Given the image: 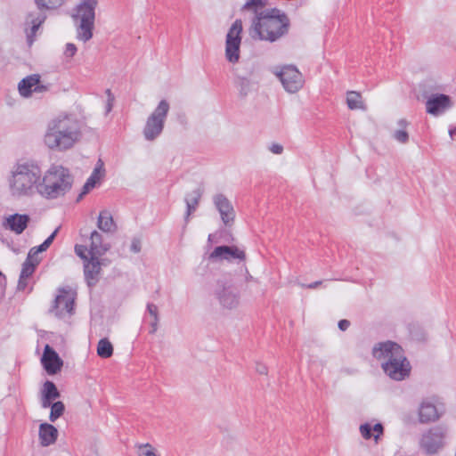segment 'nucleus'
I'll use <instances>...</instances> for the list:
<instances>
[{
	"label": "nucleus",
	"mask_w": 456,
	"mask_h": 456,
	"mask_svg": "<svg viewBox=\"0 0 456 456\" xmlns=\"http://www.w3.org/2000/svg\"><path fill=\"white\" fill-rule=\"evenodd\" d=\"M82 122L74 113L61 112L46 124L44 145L50 151L63 152L73 149L83 136Z\"/></svg>",
	"instance_id": "nucleus-1"
},
{
	"label": "nucleus",
	"mask_w": 456,
	"mask_h": 456,
	"mask_svg": "<svg viewBox=\"0 0 456 456\" xmlns=\"http://www.w3.org/2000/svg\"><path fill=\"white\" fill-rule=\"evenodd\" d=\"M40 177V164L30 159H18L8 171L6 183L9 194L15 200L31 198L37 194Z\"/></svg>",
	"instance_id": "nucleus-2"
},
{
	"label": "nucleus",
	"mask_w": 456,
	"mask_h": 456,
	"mask_svg": "<svg viewBox=\"0 0 456 456\" xmlns=\"http://www.w3.org/2000/svg\"><path fill=\"white\" fill-rule=\"evenodd\" d=\"M372 355L391 379L403 381L410 377L411 363L397 343L389 340L377 343L372 348Z\"/></svg>",
	"instance_id": "nucleus-3"
},
{
	"label": "nucleus",
	"mask_w": 456,
	"mask_h": 456,
	"mask_svg": "<svg viewBox=\"0 0 456 456\" xmlns=\"http://www.w3.org/2000/svg\"><path fill=\"white\" fill-rule=\"evenodd\" d=\"M72 182L69 169L61 165H52L45 172L40 167L37 194L45 200H56L71 189Z\"/></svg>",
	"instance_id": "nucleus-4"
},
{
	"label": "nucleus",
	"mask_w": 456,
	"mask_h": 456,
	"mask_svg": "<svg viewBox=\"0 0 456 456\" xmlns=\"http://www.w3.org/2000/svg\"><path fill=\"white\" fill-rule=\"evenodd\" d=\"M287 15L277 8L262 10L253 20V30L262 40L274 42L287 33Z\"/></svg>",
	"instance_id": "nucleus-5"
},
{
	"label": "nucleus",
	"mask_w": 456,
	"mask_h": 456,
	"mask_svg": "<svg viewBox=\"0 0 456 456\" xmlns=\"http://www.w3.org/2000/svg\"><path fill=\"white\" fill-rule=\"evenodd\" d=\"M98 4L99 0H80L73 9L71 18L75 24L77 40L86 43L92 39Z\"/></svg>",
	"instance_id": "nucleus-6"
},
{
	"label": "nucleus",
	"mask_w": 456,
	"mask_h": 456,
	"mask_svg": "<svg viewBox=\"0 0 456 456\" xmlns=\"http://www.w3.org/2000/svg\"><path fill=\"white\" fill-rule=\"evenodd\" d=\"M448 428L444 424L431 426L423 429L418 437L419 451L429 456L438 454L445 446Z\"/></svg>",
	"instance_id": "nucleus-7"
},
{
	"label": "nucleus",
	"mask_w": 456,
	"mask_h": 456,
	"mask_svg": "<svg viewBox=\"0 0 456 456\" xmlns=\"http://www.w3.org/2000/svg\"><path fill=\"white\" fill-rule=\"evenodd\" d=\"M67 1L68 0H35L37 10L29 12L25 21L27 26L25 31L29 45L33 44L38 28L47 18L45 11H55L65 4Z\"/></svg>",
	"instance_id": "nucleus-8"
},
{
	"label": "nucleus",
	"mask_w": 456,
	"mask_h": 456,
	"mask_svg": "<svg viewBox=\"0 0 456 456\" xmlns=\"http://www.w3.org/2000/svg\"><path fill=\"white\" fill-rule=\"evenodd\" d=\"M169 110L170 104L167 100L163 99L158 103L147 118L142 129V134L146 141L152 142L162 134Z\"/></svg>",
	"instance_id": "nucleus-9"
},
{
	"label": "nucleus",
	"mask_w": 456,
	"mask_h": 456,
	"mask_svg": "<svg viewBox=\"0 0 456 456\" xmlns=\"http://www.w3.org/2000/svg\"><path fill=\"white\" fill-rule=\"evenodd\" d=\"M444 415V405L436 396L422 398L416 408L417 422L420 425L436 423Z\"/></svg>",
	"instance_id": "nucleus-10"
},
{
	"label": "nucleus",
	"mask_w": 456,
	"mask_h": 456,
	"mask_svg": "<svg viewBox=\"0 0 456 456\" xmlns=\"http://www.w3.org/2000/svg\"><path fill=\"white\" fill-rule=\"evenodd\" d=\"M242 21L236 20L227 31L225 37L224 56L228 62L238 63L240 57Z\"/></svg>",
	"instance_id": "nucleus-11"
},
{
	"label": "nucleus",
	"mask_w": 456,
	"mask_h": 456,
	"mask_svg": "<svg viewBox=\"0 0 456 456\" xmlns=\"http://www.w3.org/2000/svg\"><path fill=\"white\" fill-rule=\"evenodd\" d=\"M273 73L279 78L284 90L289 94L297 93L304 86V77L296 66L276 67Z\"/></svg>",
	"instance_id": "nucleus-12"
},
{
	"label": "nucleus",
	"mask_w": 456,
	"mask_h": 456,
	"mask_svg": "<svg viewBox=\"0 0 456 456\" xmlns=\"http://www.w3.org/2000/svg\"><path fill=\"white\" fill-rule=\"evenodd\" d=\"M75 296V292L70 289H60L51 312L59 319L69 318L74 314Z\"/></svg>",
	"instance_id": "nucleus-13"
},
{
	"label": "nucleus",
	"mask_w": 456,
	"mask_h": 456,
	"mask_svg": "<svg viewBox=\"0 0 456 456\" xmlns=\"http://www.w3.org/2000/svg\"><path fill=\"white\" fill-rule=\"evenodd\" d=\"M424 86L426 88L424 96L427 98L426 110L428 114L438 116L451 108L452 102L450 96L444 94H432L428 96L429 91L437 89V87L433 86L430 81H426Z\"/></svg>",
	"instance_id": "nucleus-14"
},
{
	"label": "nucleus",
	"mask_w": 456,
	"mask_h": 456,
	"mask_svg": "<svg viewBox=\"0 0 456 456\" xmlns=\"http://www.w3.org/2000/svg\"><path fill=\"white\" fill-rule=\"evenodd\" d=\"M214 295L223 308L231 310L238 307L240 305V292L232 284L218 281L214 290Z\"/></svg>",
	"instance_id": "nucleus-15"
},
{
	"label": "nucleus",
	"mask_w": 456,
	"mask_h": 456,
	"mask_svg": "<svg viewBox=\"0 0 456 456\" xmlns=\"http://www.w3.org/2000/svg\"><path fill=\"white\" fill-rule=\"evenodd\" d=\"M50 90V84H44L38 74H32L22 78L18 84L20 96L28 98L33 93L45 94Z\"/></svg>",
	"instance_id": "nucleus-16"
},
{
	"label": "nucleus",
	"mask_w": 456,
	"mask_h": 456,
	"mask_svg": "<svg viewBox=\"0 0 456 456\" xmlns=\"http://www.w3.org/2000/svg\"><path fill=\"white\" fill-rule=\"evenodd\" d=\"M245 258L244 250L236 246H218L208 255V259L213 262H243Z\"/></svg>",
	"instance_id": "nucleus-17"
},
{
	"label": "nucleus",
	"mask_w": 456,
	"mask_h": 456,
	"mask_svg": "<svg viewBox=\"0 0 456 456\" xmlns=\"http://www.w3.org/2000/svg\"><path fill=\"white\" fill-rule=\"evenodd\" d=\"M29 220L30 218L28 215L15 213L4 216L1 225L3 229L19 235L28 227Z\"/></svg>",
	"instance_id": "nucleus-18"
},
{
	"label": "nucleus",
	"mask_w": 456,
	"mask_h": 456,
	"mask_svg": "<svg viewBox=\"0 0 456 456\" xmlns=\"http://www.w3.org/2000/svg\"><path fill=\"white\" fill-rule=\"evenodd\" d=\"M213 202L218 210L221 219L225 225L233 222L235 212L230 200L224 194H216L213 197Z\"/></svg>",
	"instance_id": "nucleus-19"
},
{
	"label": "nucleus",
	"mask_w": 456,
	"mask_h": 456,
	"mask_svg": "<svg viewBox=\"0 0 456 456\" xmlns=\"http://www.w3.org/2000/svg\"><path fill=\"white\" fill-rule=\"evenodd\" d=\"M42 364L48 374H56L62 366V361L58 354L46 345L42 356Z\"/></svg>",
	"instance_id": "nucleus-20"
},
{
	"label": "nucleus",
	"mask_w": 456,
	"mask_h": 456,
	"mask_svg": "<svg viewBox=\"0 0 456 456\" xmlns=\"http://www.w3.org/2000/svg\"><path fill=\"white\" fill-rule=\"evenodd\" d=\"M101 263L98 256H91L87 262L84 263V273L88 286H94L99 279Z\"/></svg>",
	"instance_id": "nucleus-21"
},
{
	"label": "nucleus",
	"mask_w": 456,
	"mask_h": 456,
	"mask_svg": "<svg viewBox=\"0 0 456 456\" xmlns=\"http://www.w3.org/2000/svg\"><path fill=\"white\" fill-rule=\"evenodd\" d=\"M60 397V392L58 391L55 384L53 381L46 380L41 390V407L44 409L49 408L51 402Z\"/></svg>",
	"instance_id": "nucleus-22"
},
{
	"label": "nucleus",
	"mask_w": 456,
	"mask_h": 456,
	"mask_svg": "<svg viewBox=\"0 0 456 456\" xmlns=\"http://www.w3.org/2000/svg\"><path fill=\"white\" fill-rule=\"evenodd\" d=\"M58 437L57 428L49 423H42L39 426V439L43 446L54 444Z\"/></svg>",
	"instance_id": "nucleus-23"
},
{
	"label": "nucleus",
	"mask_w": 456,
	"mask_h": 456,
	"mask_svg": "<svg viewBox=\"0 0 456 456\" xmlns=\"http://www.w3.org/2000/svg\"><path fill=\"white\" fill-rule=\"evenodd\" d=\"M105 169L103 162L99 159L86 180L84 187H83V193H87L90 190L95 187V185L101 181V179L104 176Z\"/></svg>",
	"instance_id": "nucleus-24"
},
{
	"label": "nucleus",
	"mask_w": 456,
	"mask_h": 456,
	"mask_svg": "<svg viewBox=\"0 0 456 456\" xmlns=\"http://www.w3.org/2000/svg\"><path fill=\"white\" fill-rule=\"evenodd\" d=\"M359 431L365 440L373 438L377 443L384 433V427L381 423H376L374 426L370 423H363L360 425Z\"/></svg>",
	"instance_id": "nucleus-25"
},
{
	"label": "nucleus",
	"mask_w": 456,
	"mask_h": 456,
	"mask_svg": "<svg viewBox=\"0 0 456 456\" xmlns=\"http://www.w3.org/2000/svg\"><path fill=\"white\" fill-rule=\"evenodd\" d=\"M202 191L200 189H195L185 196L186 212L184 215L185 223L189 222L191 215L197 209Z\"/></svg>",
	"instance_id": "nucleus-26"
},
{
	"label": "nucleus",
	"mask_w": 456,
	"mask_h": 456,
	"mask_svg": "<svg viewBox=\"0 0 456 456\" xmlns=\"http://www.w3.org/2000/svg\"><path fill=\"white\" fill-rule=\"evenodd\" d=\"M90 240L89 253L91 256H102L109 249V245L102 243V236L97 231L92 232Z\"/></svg>",
	"instance_id": "nucleus-27"
},
{
	"label": "nucleus",
	"mask_w": 456,
	"mask_h": 456,
	"mask_svg": "<svg viewBox=\"0 0 456 456\" xmlns=\"http://www.w3.org/2000/svg\"><path fill=\"white\" fill-rule=\"evenodd\" d=\"M97 226L104 232H114L116 231V224L109 210L104 209L100 212L97 220Z\"/></svg>",
	"instance_id": "nucleus-28"
},
{
	"label": "nucleus",
	"mask_w": 456,
	"mask_h": 456,
	"mask_svg": "<svg viewBox=\"0 0 456 456\" xmlns=\"http://www.w3.org/2000/svg\"><path fill=\"white\" fill-rule=\"evenodd\" d=\"M346 104L350 110L365 109L361 94L355 91H350L346 94Z\"/></svg>",
	"instance_id": "nucleus-29"
},
{
	"label": "nucleus",
	"mask_w": 456,
	"mask_h": 456,
	"mask_svg": "<svg viewBox=\"0 0 456 456\" xmlns=\"http://www.w3.org/2000/svg\"><path fill=\"white\" fill-rule=\"evenodd\" d=\"M97 354L101 358H110L113 354L112 344L107 338H101L97 344Z\"/></svg>",
	"instance_id": "nucleus-30"
},
{
	"label": "nucleus",
	"mask_w": 456,
	"mask_h": 456,
	"mask_svg": "<svg viewBox=\"0 0 456 456\" xmlns=\"http://www.w3.org/2000/svg\"><path fill=\"white\" fill-rule=\"evenodd\" d=\"M51 409L49 419L51 422H55L65 411L64 403L61 401L53 403L51 402V405L49 407Z\"/></svg>",
	"instance_id": "nucleus-31"
},
{
	"label": "nucleus",
	"mask_w": 456,
	"mask_h": 456,
	"mask_svg": "<svg viewBox=\"0 0 456 456\" xmlns=\"http://www.w3.org/2000/svg\"><path fill=\"white\" fill-rule=\"evenodd\" d=\"M39 264L38 259L30 260L26 259L24 263L22 264L21 272L20 276L21 278H29L35 272L36 266Z\"/></svg>",
	"instance_id": "nucleus-32"
},
{
	"label": "nucleus",
	"mask_w": 456,
	"mask_h": 456,
	"mask_svg": "<svg viewBox=\"0 0 456 456\" xmlns=\"http://www.w3.org/2000/svg\"><path fill=\"white\" fill-rule=\"evenodd\" d=\"M242 11H253L256 16L264 9V0H247L241 7Z\"/></svg>",
	"instance_id": "nucleus-33"
},
{
	"label": "nucleus",
	"mask_w": 456,
	"mask_h": 456,
	"mask_svg": "<svg viewBox=\"0 0 456 456\" xmlns=\"http://www.w3.org/2000/svg\"><path fill=\"white\" fill-rule=\"evenodd\" d=\"M147 312L152 318L151 322V333H154L158 330V322H159V314H158V306L152 303H148L147 305Z\"/></svg>",
	"instance_id": "nucleus-34"
},
{
	"label": "nucleus",
	"mask_w": 456,
	"mask_h": 456,
	"mask_svg": "<svg viewBox=\"0 0 456 456\" xmlns=\"http://www.w3.org/2000/svg\"><path fill=\"white\" fill-rule=\"evenodd\" d=\"M138 456H159L156 449L150 444H142L137 446Z\"/></svg>",
	"instance_id": "nucleus-35"
},
{
	"label": "nucleus",
	"mask_w": 456,
	"mask_h": 456,
	"mask_svg": "<svg viewBox=\"0 0 456 456\" xmlns=\"http://www.w3.org/2000/svg\"><path fill=\"white\" fill-rule=\"evenodd\" d=\"M75 252L76 254L83 259L85 262H87L90 257L91 254L89 253V249L84 245H76L75 246Z\"/></svg>",
	"instance_id": "nucleus-36"
},
{
	"label": "nucleus",
	"mask_w": 456,
	"mask_h": 456,
	"mask_svg": "<svg viewBox=\"0 0 456 456\" xmlns=\"http://www.w3.org/2000/svg\"><path fill=\"white\" fill-rule=\"evenodd\" d=\"M105 94H106L105 114H109L111 111L112 108H113V104H114V101H115V96L111 93L110 89H107L105 91Z\"/></svg>",
	"instance_id": "nucleus-37"
},
{
	"label": "nucleus",
	"mask_w": 456,
	"mask_h": 456,
	"mask_svg": "<svg viewBox=\"0 0 456 456\" xmlns=\"http://www.w3.org/2000/svg\"><path fill=\"white\" fill-rule=\"evenodd\" d=\"M394 138L401 143H405L409 139V135L404 130H397L394 134Z\"/></svg>",
	"instance_id": "nucleus-38"
},
{
	"label": "nucleus",
	"mask_w": 456,
	"mask_h": 456,
	"mask_svg": "<svg viewBox=\"0 0 456 456\" xmlns=\"http://www.w3.org/2000/svg\"><path fill=\"white\" fill-rule=\"evenodd\" d=\"M77 53V46L72 43L66 44L64 54L67 57H73Z\"/></svg>",
	"instance_id": "nucleus-39"
},
{
	"label": "nucleus",
	"mask_w": 456,
	"mask_h": 456,
	"mask_svg": "<svg viewBox=\"0 0 456 456\" xmlns=\"http://www.w3.org/2000/svg\"><path fill=\"white\" fill-rule=\"evenodd\" d=\"M142 244L141 240L137 238H134L132 240L131 245H130V251L136 254L141 251Z\"/></svg>",
	"instance_id": "nucleus-40"
},
{
	"label": "nucleus",
	"mask_w": 456,
	"mask_h": 456,
	"mask_svg": "<svg viewBox=\"0 0 456 456\" xmlns=\"http://www.w3.org/2000/svg\"><path fill=\"white\" fill-rule=\"evenodd\" d=\"M268 150L273 154L281 155L283 152V146L274 142L268 146Z\"/></svg>",
	"instance_id": "nucleus-41"
},
{
	"label": "nucleus",
	"mask_w": 456,
	"mask_h": 456,
	"mask_svg": "<svg viewBox=\"0 0 456 456\" xmlns=\"http://www.w3.org/2000/svg\"><path fill=\"white\" fill-rule=\"evenodd\" d=\"M41 251H37V247H33L30 248L28 257L26 259L35 260L37 259V255L40 253Z\"/></svg>",
	"instance_id": "nucleus-42"
},
{
	"label": "nucleus",
	"mask_w": 456,
	"mask_h": 456,
	"mask_svg": "<svg viewBox=\"0 0 456 456\" xmlns=\"http://www.w3.org/2000/svg\"><path fill=\"white\" fill-rule=\"evenodd\" d=\"M27 286H28V278H21V276H20V279L18 281V286H17L18 289L25 290Z\"/></svg>",
	"instance_id": "nucleus-43"
},
{
	"label": "nucleus",
	"mask_w": 456,
	"mask_h": 456,
	"mask_svg": "<svg viewBox=\"0 0 456 456\" xmlns=\"http://www.w3.org/2000/svg\"><path fill=\"white\" fill-rule=\"evenodd\" d=\"M256 370L257 373H259L261 375H266L267 371H268V369L263 363H256Z\"/></svg>",
	"instance_id": "nucleus-44"
},
{
	"label": "nucleus",
	"mask_w": 456,
	"mask_h": 456,
	"mask_svg": "<svg viewBox=\"0 0 456 456\" xmlns=\"http://www.w3.org/2000/svg\"><path fill=\"white\" fill-rule=\"evenodd\" d=\"M59 230H60V227H57L44 242L48 244V246H51V244L53 243L54 238L58 234Z\"/></svg>",
	"instance_id": "nucleus-45"
},
{
	"label": "nucleus",
	"mask_w": 456,
	"mask_h": 456,
	"mask_svg": "<svg viewBox=\"0 0 456 456\" xmlns=\"http://www.w3.org/2000/svg\"><path fill=\"white\" fill-rule=\"evenodd\" d=\"M349 326H350V322L347 320H340L338 322V328H339V330H341L343 331L346 330Z\"/></svg>",
	"instance_id": "nucleus-46"
},
{
	"label": "nucleus",
	"mask_w": 456,
	"mask_h": 456,
	"mask_svg": "<svg viewBox=\"0 0 456 456\" xmlns=\"http://www.w3.org/2000/svg\"><path fill=\"white\" fill-rule=\"evenodd\" d=\"M322 283V281H314V282H312V283H309V284L305 285V287L308 288V289H316Z\"/></svg>",
	"instance_id": "nucleus-47"
},
{
	"label": "nucleus",
	"mask_w": 456,
	"mask_h": 456,
	"mask_svg": "<svg viewBox=\"0 0 456 456\" xmlns=\"http://www.w3.org/2000/svg\"><path fill=\"white\" fill-rule=\"evenodd\" d=\"M50 246H48V244H46L45 242H43L42 244H40L39 246H37V251H41V252H44Z\"/></svg>",
	"instance_id": "nucleus-48"
},
{
	"label": "nucleus",
	"mask_w": 456,
	"mask_h": 456,
	"mask_svg": "<svg viewBox=\"0 0 456 456\" xmlns=\"http://www.w3.org/2000/svg\"><path fill=\"white\" fill-rule=\"evenodd\" d=\"M50 246H48V244H46L45 242H43L42 244H40L39 246H37V251H41V252H44Z\"/></svg>",
	"instance_id": "nucleus-49"
},
{
	"label": "nucleus",
	"mask_w": 456,
	"mask_h": 456,
	"mask_svg": "<svg viewBox=\"0 0 456 456\" xmlns=\"http://www.w3.org/2000/svg\"><path fill=\"white\" fill-rule=\"evenodd\" d=\"M399 124H400V125H404V124H405V121L402 119V120H400Z\"/></svg>",
	"instance_id": "nucleus-50"
},
{
	"label": "nucleus",
	"mask_w": 456,
	"mask_h": 456,
	"mask_svg": "<svg viewBox=\"0 0 456 456\" xmlns=\"http://www.w3.org/2000/svg\"><path fill=\"white\" fill-rule=\"evenodd\" d=\"M212 240V234H209L208 235V241H211Z\"/></svg>",
	"instance_id": "nucleus-51"
},
{
	"label": "nucleus",
	"mask_w": 456,
	"mask_h": 456,
	"mask_svg": "<svg viewBox=\"0 0 456 456\" xmlns=\"http://www.w3.org/2000/svg\"><path fill=\"white\" fill-rule=\"evenodd\" d=\"M2 275V273L0 272V276Z\"/></svg>",
	"instance_id": "nucleus-52"
}]
</instances>
